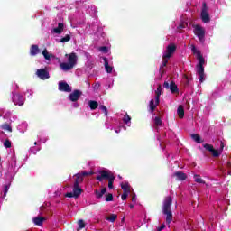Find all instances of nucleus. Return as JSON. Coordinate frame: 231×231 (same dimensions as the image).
Wrapping results in <instances>:
<instances>
[{
    "label": "nucleus",
    "instance_id": "1",
    "mask_svg": "<svg viewBox=\"0 0 231 231\" xmlns=\"http://www.w3.org/2000/svg\"><path fill=\"white\" fill-rule=\"evenodd\" d=\"M191 51L193 55L197 56V59L199 60V63L197 65V73L199 75V82H204L205 80V67H203V64H205V58H203V55L201 54L200 51H198L195 45H191Z\"/></svg>",
    "mask_w": 231,
    "mask_h": 231
},
{
    "label": "nucleus",
    "instance_id": "2",
    "mask_svg": "<svg viewBox=\"0 0 231 231\" xmlns=\"http://www.w3.org/2000/svg\"><path fill=\"white\" fill-rule=\"evenodd\" d=\"M171 207H172V197L171 196L165 197L162 202V214L166 216L167 225H171V223H172V210L171 209Z\"/></svg>",
    "mask_w": 231,
    "mask_h": 231
},
{
    "label": "nucleus",
    "instance_id": "3",
    "mask_svg": "<svg viewBox=\"0 0 231 231\" xmlns=\"http://www.w3.org/2000/svg\"><path fill=\"white\" fill-rule=\"evenodd\" d=\"M115 179V174L111 171L106 170L100 171L99 175L96 177V180L100 182L104 181V180H108V189H114Z\"/></svg>",
    "mask_w": 231,
    "mask_h": 231
},
{
    "label": "nucleus",
    "instance_id": "4",
    "mask_svg": "<svg viewBox=\"0 0 231 231\" xmlns=\"http://www.w3.org/2000/svg\"><path fill=\"white\" fill-rule=\"evenodd\" d=\"M203 147L204 149H206V151L211 152L213 158H219L221 156V153L223 152V149H225V143L221 142L220 150L214 149V145L209 143H204Z\"/></svg>",
    "mask_w": 231,
    "mask_h": 231
},
{
    "label": "nucleus",
    "instance_id": "5",
    "mask_svg": "<svg viewBox=\"0 0 231 231\" xmlns=\"http://www.w3.org/2000/svg\"><path fill=\"white\" fill-rule=\"evenodd\" d=\"M202 22L206 24L210 23V14H208V7L207 6V3L203 2L202 4V10L200 14Z\"/></svg>",
    "mask_w": 231,
    "mask_h": 231
},
{
    "label": "nucleus",
    "instance_id": "6",
    "mask_svg": "<svg viewBox=\"0 0 231 231\" xmlns=\"http://www.w3.org/2000/svg\"><path fill=\"white\" fill-rule=\"evenodd\" d=\"M194 33L197 35L199 41L203 42L205 41V29L200 25H195Z\"/></svg>",
    "mask_w": 231,
    "mask_h": 231
},
{
    "label": "nucleus",
    "instance_id": "7",
    "mask_svg": "<svg viewBox=\"0 0 231 231\" xmlns=\"http://www.w3.org/2000/svg\"><path fill=\"white\" fill-rule=\"evenodd\" d=\"M12 100L14 106H24V97L19 93L13 92Z\"/></svg>",
    "mask_w": 231,
    "mask_h": 231
},
{
    "label": "nucleus",
    "instance_id": "8",
    "mask_svg": "<svg viewBox=\"0 0 231 231\" xmlns=\"http://www.w3.org/2000/svg\"><path fill=\"white\" fill-rule=\"evenodd\" d=\"M176 51V44L171 43L166 47V51L163 54L164 59H171L172 57V54Z\"/></svg>",
    "mask_w": 231,
    "mask_h": 231
},
{
    "label": "nucleus",
    "instance_id": "9",
    "mask_svg": "<svg viewBox=\"0 0 231 231\" xmlns=\"http://www.w3.org/2000/svg\"><path fill=\"white\" fill-rule=\"evenodd\" d=\"M163 88H165V89H170L171 93L174 94V93H179V89H178V85H176V83L174 81H171L170 84L165 81L163 84Z\"/></svg>",
    "mask_w": 231,
    "mask_h": 231
},
{
    "label": "nucleus",
    "instance_id": "10",
    "mask_svg": "<svg viewBox=\"0 0 231 231\" xmlns=\"http://www.w3.org/2000/svg\"><path fill=\"white\" fill-rule=\"evenodd\" d=\"M59 91H63L64 93H71V87L65 81H60L58 84Z\"/></svg>",
    "mask_w": 231,
    "mask_h": 231
},
{
    "label": "nucleus",
    "instance_id": "11",
    "mask_svg": "<svg viewBox=\"0 0 231 231\" xmlns=\"http://www.w3.org/2000/svg\"><path fill=\"white\" fill-rule=\"evenodd\" d=\"M80 97H82V91L75 89L72 93L69 94V100H70V102H77Z\"/></svg>",
    "mask_w": 231,
    "mask_h": 231
},
{
    "label": "nucleus",
    "instance_id": "12",
    "mask_svg": "<svg viewBox=\"0 0 231 231\" xmlns=\"http://www.w3.org/2000/svg\"><path fill=\"white\" fill-rule=\"evenodd\" d=\"M36 75L42 80H46V79H50V72H48V70H46L45 69H37Z\"/></svg>",
    "mask_w": 231,
    "mask_h": 231
},
{
    "label": "nucleus",
    "instance_id": "13",
    "mask_svg": "<svg viewBox=\"0 0 231 231\" xmlns=\"http://www.w3.org/2000/svg\"><path fill=\"white\" fill-rule=\"evenodd\" d=\"M178 181H185L187 175L183 171H177L173 174Z\"/></svg>",
    "mask_w": 231,
    "mask_h": 231
},
{
    "label": "nucleus",
    "instance_id": "14",
    "mask_svg": "<svg viewBox=\"0 0 231 231\" xmlns=\"http://www.w3.org/2000/svg\"><path fill=\"white\" fill-rule=\"evenodd\" d=\"M45 220H46V217H36L32 219V222L37 226H42V223H44Z\"/></svg>",
    "mask_w": 231,
    "mask_h": 231
},
{
    "label": "nucleus",
    "instance_id": "15",
    "mask_svg": "<svg viewBox=\"0 0 231 231\" xmlns=\"http://www.w3.org/2000/svg\"><path fill=\"white\" fill-rule=\"evenodd\" d=\"M72 193H74V198H79L80 194H82V188L73 185Z\"/></svg>",
    "mask_w": 231,
    "mask_h": 231
},
{
    "label": "nucleus",
    "instance_id": "16",
    "mask_svg": "<svg viewBox=\"0 0 231 231\" xmlns=\"http://www.w3.org/2000/svg\"><path fill=\"white\" fill-rule=\"evenodd\" d=\"M30 53L32 57L41 53V50L39 49V45H32L30 49Z\"/></svg>",
    "mask_w": 231,
    "mask_h": 231
},
{
    "label": "nucleus",
    "instance_id": "17",
    "mask_svg": "<svg viewBox=\"0 0 231 231\" xmlns=\"http://www.w3.org/2000/svg\"><path fill=\"white\" fill-rule=\"evenodd\" d=\"M103 60L106 73H113V67L109 65V60L107 58H103Z\"/></svg>",
    "mask_w": 231,
    "mask_h": 231
},
{
    "label": "nucleus",
    "instance_id": "18",
    "mask_svg": "<svg viewBox=\"0 0 231 231\" xmlns=\"http://www.w3.org/2000/svg\"><path fill=\"white\" fill-rule=\"evenodd\" d=\"M52 32L54 33H57L58 35H60V33H62V32H64V23H59L58 27L54 28L52 30Z\"/></svg>",
    "mask_w": 231,
    "mask_h": 231
},
{
    "label": "nucleus",
    "instance_id": "19",
    "mask_svg": "<svg viewBox=\"0 0 231 231\" xmlns=\"http://www.w3.org/2000/svg\"><path fill=\"white\" fill-rule=\"evenodd\" d=\"M69 64L72 65V67H75V64H77V54L76 53H70L69 56Z\"/></svg>",
    "mask_w": 231,
    "mask_h": 231
},
{
    "label": "nucleus",
    "instance_id": "20",
    "mask_svg": "<svg viewBox=\"0 0 231 231\" xmlns=\"http://www.w3.org/2000/svg\"><path fill=\"white\" fill-rule=\"evenodd\" d=\"M75 181H74V186H78L80 187V183H82L84 181V178L82 177V175H80V173H77L75 174Z\"/></svg>",
    "mask_w": 231,
    "mask_h": 231
},
{
    "label": "nucleus",
    "instance_id": "21",
    "mask_svg": "<svg viewBox=\"0 0 231 231\" xmlns=\"http://www.w3.org/2000/svg\"><path fill=\"white\" fill-rule=\"evenodd\" d=\"M162 85H158L157 89L155 90V101L156 105L160 104V97L162 96Z\"/></svg>",
    "mask_w": 231,
    "mask_h": 231
},
{
    "label": "nucleus",
    "instance_id": "22",
    "mask_svg": "<svg viewBox=\"0 0 231 231\" xmlns=\"http://www.w3.org/2000/svg\"><path fill=\"white\" fill-rule=\"evenodd\" d=\"M60 68L63 70V71H69V69H73V66L69 63H66V62H62L60 64Z\"/></svg>",
    "mask_w": 231,
    "mask_h": 231
},
{
    "label": "nucleus",
    "instance_id": "23",
    "mask_svg": "<svg viewBox=\"0 0 231 231\" xmlns=\"http://www.w3.org/2000/svg\"><path fill=\"white\" fill-rule=\"evenodd\" d=\"M190 137L192 138V140H194V142H196L197 143H203V139H201V136L198 134H191Z\"/></svg>",
    "mask_w": 231,
    "mask_h": 231
},
{
    "label": "nucleus",
    "instance_id": "24",
    "mask_svg": "<svg viewBox=\"0 0 231 231\" xmlns=\"http://www.w3.org/2000/svg\"><path fill=\"white\" fill-rule=\"evenodd\" d=\"M177 114L179 118H185V108H183V106H179Z\"/></svg>",
    "mask_w": 231,
    "mask_h": 231
},
{
    "label": "nucleus",
    "instance_id": "25",
    "mask_svg": "<svg viewBox=\"0 0 231 231\" xmlns=\"http://www.w3.org/2000/svg\"><path fill=\"white\" fill-rule=\"evenodd\" d=\"M107 192V188H103L101 191H98L97 189L95 190V194L97 198V199H100V198H103L104 194Z\"/></svg>",
    "mask_w": 231,
    "mask_h": 231
},
{
    "label": "nucleus",
    "instance_id": "26",
    "mask_svg": "<svg viewBox=\"0 0 231 231\" xmlns=\"http://www.w3.org/2000/svg\"><path fill=\"white\" fill-rule=\"evenodd\" d=\"M0 129H3V131H7L8 133H12V125L8 123H4L3 125H0Z\"/></svg>",
    "mask_w": 231,
    "mask_h": 231
},
{
    "label": "nucleus",
    "instance_id": "27",
    "mask_svg": "<svg viewBox=\"0 0 231 231\" xmlns=\"http://www.w3.org/2000/svg\"><path fill=\"white\" fill-rule=\"evenodd\" d=\"M88 106L91 109V111H95V109L98 108V102L95 100L88 101Z\"/></svg>",
    "mask_w": 231,
    "mask_h": 231
},
{
    "label": "nucleus",
    "instance_id": "28",
    "mask_svg": "<svg viewBox=\"0 0 231 231\" xmlns=\"http://www.w3.org/2000/svg\"><path fill=\"white\" fill-rule=\"evenodd\" d=\"M121 189H123V192H131L129 182L121 183Z\"/></svg>",
    "mask_w": 231,
    "mask_h": 231
},
{
    "label": "nucleus",
    "instance_id": "29",
    "mask_svg": "<svg viewBox=\"0 0 231 231\" xmlns=\"http://www.w3.org/2000/svg\"><path fill=\"white\" fill-rule=\"evenodd\" d=\"M118 218V216L116 214H110L108 217H106V221H110V223H115L116 219Z\"/></svg>",
    "mask_w": 231,
    "mask_h": 231
},
{
    "label": "nucleus",
    "instance_id": "30",
    "mask_svg": "<svg viewBox=\"0 0 231 231\" xmlns=\"http://www.w3.org/2000/svg\"><path fill=\"white\" fill-rule=\"evenodd\" d=\"M159 105L160 104L156 105V100H155V104H154V99H152L150 101V109H151L152 113H154V110L156 109V107H158Z\"/></svg>",
    "mask_w": 231,
    "mask_h": 231
},
{
    "label": "nucleus",
    "instance_id": "31",
    "mask_svg": "<svg viewBox=\"0 0 231 231\" xmlns=\"http://www.w3.org/2000/svg\"><path fill=\"white\" fill-rule=\"evenodd\" d=\"M78 226H79V227L77 230L78 231L82 230L83 228H86V222H84V220L80 219L78 221Z\"/></svg>",
    "mask_w": 231,
    "mask_h": 231
},
{
    "label": "nucleus",
    "instance_id": "32",
    "mask_svg": "<svg viewBox=\"0 0 231 231\" xmlns=\"http://www.w3.org/2000/svg\"><path fill=\"white\" fill-rule=\"evenodd\" d=\"M162 124H163V121L162 120V118L160 116H156L154 119V125H156L157 127H160Z\"/></svg>",
    "mask_w": 231,
    "mask_h": 231
},
{
    "label": "nucleus",
    "instance_id": "33",
    "mask_svg": "<svg viewBox=\"0 0 231 231\" xmlns=\"http://www.w3.org/2000/svg\"><path fill=\"white\" fill-rule=\"evenodd\" d=\"M194 180L196 183L205 184V180L199 175H194Z\"/></svg>",
    "mask_w": 231,
    "mask_h": 231
},
{
    "label": "nucleus",
    "instance_id": "34",
    "mask_svg": "<svg viewBox=\"0 0 231 231\" xmlns=\"http://www.w3.org/2000/svg\"><path fill=\"white\" fill-rule=\"evenodd\" d=\"M71 41V36L69 34H66L65 37L60 40V42H69Z\"/></svg>",
    "mask_w": 231,
    "mask_h": 231
},
{
    "label": "nucleus",
    "instance_id": "35",
    "mask_svg": "<svg viewBox=\"0 0 231 231\" xmlns=\"http://www.w3.org/2000/svg\"><path fill=\"white\" fill-rule=\"evenodd\" d=\"M169 59H171V58H164L162 56V66L160 67V69H163V68H165V66H167V64L169 63Z\"/></svg>",
    "mask_w": 231,
    "mask_h": 231
},
{
    "label": "nucleus",
    "instance_id": "36",
    "mask_svg": "<svg viewBox=\"0 0 231 231\" xmlns=\"http://www.w3.org/2000/svg\"><path fill=\"white\" fill-rule=\"evenodd\" d=\"M11 183H8L4 188V197L6 198V194H8V190H10Z\"/></svg>",
    "mask_w": 231,
    "mask_h": 231
},
{
    "label": "nucleus",
    "instance_id": "37",
    "mask_svg": "<svg viewBox=\"0 0 231 231\" xmlns=\"http://www.w3.org/2000/svg\"><path fill=\"white\" fill-rule=\"evenodd\" d=\"M42 55L46 60H50V53H48V50L44 49L42 51Z\"/></svg>",
    "mask_w": 231,
    "mask_h": 231
},
{
    "label": "nucleus",
    "instance_id": "38",
    "mask_svg": "<svg viewBox=\"0 0 231 231\" xmlns=\"http://www.w3.org/2000/svg\"><path fill=\"white\" fill-rule=\"evenodd\" d=\"M99 109H101V111H103L105 116H107V107L106 106L100 105Z\"/></svg>",
    "mask_w": 231,
    "mask_h": 231
},
{
    "label": "nucleus",
    "instance_id": "39",
    "mask_svg": "<svg viewBox=\"0 0 231 231\" xmlns=\"http://www.w3.org/2000/svg\"><path fill=\"white\" fill-rule=\"evenodd\" d=\"M123 122L125 124H129V122H131V116H129V115L125 114L124 118H123Z\"/></svg>",
    "mask_w": 231,
    "mask_h": 231
},
{
    "label": "nucleus",
    "instance_id": "40",
    "mask_svg": "<svg viewBox=\"0 0 231 231\" xmlns=\"http://www.w3.org/2000/svg\"><path fill=\"white\" fill-rule=\"evenodd\" d=\"M4 147H5V149H10V147H12V142L6 139L4 143Z\"/></svg>",
    "mask_w": 231,
    "mask_h": 231
},
{
    "label": "nucleus",
    "instance_id": "41",
    "mask_svg": "<svg viewBox=\"0 0 231 231\" xmlns=\"http://www.w3.org/2000/svg\"><path fill=\"white\" fill-rule=\"evenodd\" d=\"M94 172L93 171H82L80 175L84 178V176H93Z\"/></svg>",
    "mask_w": 231,
    "mask_h": 231
},
{
    "label": "nucleus",
    "instance_id": "42",
    "mask_svg": "<svg viewBox=\"0 0 231 231\" xmlns=\"http://www.w3.org/2000/svg\"><path fill=\"white\" fill-rule=\"evenodd\" d=\"M129 196V192H125V191H124V193L122 194V196H121V199L123 200V201H125V199H127V197Z\"/></svg>",
    "mask_w": 231,
    "mask_h": 231
},
{
    "label": "nucleus",
    "instance_id": "43",
    "mask_svg": "<svg viewBox=\"0 0 231 231\" xmlns=\"http://www.w3.org/2000/svg\"><path fill=\"white\" fill-rule=\"evenodd\" d=\"M106 201H113V194L111 193L107 194Z\"/></svg>",
    "mask_w": 231,
    "mask_h": 231
},
{
    "label": "nucleus",
    "instance_id": "44",
    "mask_svg": "<svg viewBox=\"0 0 231 231\" xmlns=\"http://www.w3.org/2000/svg\"><path fill=\"white\" fill-rule=\"evenodd\" d=\"M65 198H75V194L73 192H68L65 194Z\"/></svg>",
    "mask_w": 231,
    "mask_h": 231
},
{
    "label": "nucleus",
    "instance_id": "45",
    "mask_svg": "<svg viewBox=\"0 0 231 231\" xmlns=\"http://www.w3.org/2000/svg\"><path fill=\"white\" fill-rule=\"evenodd\" d=\"M100 51H103V53H107L108 50L106 46H103L100 48Z\"/></svg>",
    "mask_w": 231,
    "mask_h": 231
},
{
    "label": "nucleus",
    "instance_id": "46",
    "mask_svg": "<svg viewBox=\"0 0 231 231\" xmlns=\"http://www.w3.org/2000/svg\"><path fill=\"white\" fill-rule=\"evenodd\" d=\"M184 79H186V86H189L190 84V79H189V76L185 75Z\"/></svg>",
    "mask_w": 231,
    "mask_h": 231
},
{
    "label": "nucleus",
    "instance_id": "47",
    "mask_svg": "<svg viewBox=\"0 0 231 231\" xmlns=\"http://www.w3.org/2000/svg\"><path fill=\"white\" fill-rule=\"evenodd\" d=\"M165 228V224H162L161 226L157 228V231H162Z\"/></svg>",
    "mask_w": 231,
    "mask_h": 231
},
{
    "label": "nucleus",
    "instance_id": "48",
    "mask_svg": "<svg viewBox=\"0 0 231 231\" xmlns=\"http://www.w3.org/2000/svg\"><path fill=\"white\" fill-rule=\"evenodd\" d=\"M226 169H231V162L228 161L226 164Z\"/></svg>",
    "mask_w": 231,
    "mask_h": 231
},
{
    "label": "nucleus",
    "instance_id": "49",
    "mask_svg": "<svg viewBox=\"0 0 231 231\" xmlns=\"http://www.w3.org/2000/svg\"><path fill=\"white\" fill-rule=\"evenodd\" d=\"M132 201H133L134 203H136V194H134V195L132 196Z\"/></svg>",
    "mask_w": 231,
    "mask_h": 231
},
{
    "label": "nucleus",
    "instance_id": "50",
    "mask_svg": "<svg viewBox=\"0 0 231 231\" xmlns=\"http://www.w3.org/2000/svg\"><path fill=\"white\" fill-rule=\"evenodd\" d=\"M100 88V83H96L94 86V89H98Z\"/></svg>",
    "mask_w": 231,
    "mask_h": 231
},
{
    "label": "nucleus",
    "instance_id": "51",
    "mask_svg": "<svg viewBox=\"0 0 231 231\" xmlns=\"http://www.w3.org/2000/svg\"><path fill=\"white\" fill-rule=\"evenodd\" d=\"M129 207H130V208H134V205H133V204H130Z\"/></svg>",
    "mask_w": 231,
    "mask_h": 231
},
{
    "label": "nucleus",
    "instance_id": "52",
    "mask_svg": "<svg viewBox=\"0 0 231 231\" xmlns=\"http://www.w3.org/2000/svg\"><path fill=\"white\" fill-rule=\"evenodd\" d=\"M227 172H228L229 176H231V171H230V170H228V171H227Z\"/></svg>",
    "mask_w": 231,
    "mask_h": 231
},
{
    "label": "nucleus",
    "instance_id": "53",
    "mask_svg": "<svg viewBox=\"0 0 231 231\" xmlns=\"http://www.w3.org/2000/svg\"><path fill=\"white\" fill-rule=\"evenodd\" d=\"M44 208V207H41V210H42Z\"/></svg>",
    "mask_w": 231,
    "mask_h": 231
},
{
    "label": "nucleus",
    "instance_id": "54",
    "mask_svg": "<svg viewBox=\"0 0 231 231\" xmlns=\"http://www.w3.org/2000/svg\"><path fill=\"white\" fill-rule=\"evenodd\" d=\"M34 145H37V142H34Z\"/></svg>",
    "mask_w": 231,
    "mask_h": 231
},
{
    "label": "nucleus",
    "instance_id": "55",
    "mask_svg": "<svg viewBox=\"0 0 231 231\" xmlns=\"http://www.w3.org/2000/svg\"><path fill=\"white\" fill-rule=\"evenodd\" d=\"M116 133H119V131H118V130H116Z\"/></svg>",
    "mask_w": 231,
    "mask_h": 231
}]
</instances>
